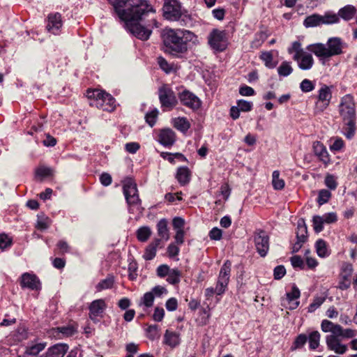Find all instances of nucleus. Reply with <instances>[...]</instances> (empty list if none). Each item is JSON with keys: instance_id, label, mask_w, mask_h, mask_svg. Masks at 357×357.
Returning a JSON list of instances; mask_svg holds the SVG:
<instances>
[{"instance_id": "a18cd8bd", "label": "nucleus", "mask_w": 357, "mask_h": 357, "mask_svg": "<svg viewBox=\"0 0 357 357\" xmlns=\"http://www.w3.org/2000/svg\"><path fill=\"white\" fill-rule=\"evenodd\" d=\"M114 284V280L112 278H107L105 280H101L97 285L96 289L100 291L103 289H107L112 287Z\"/></svg>"}, {"instance_id": "473e14b6", "label": "nucleus", "mask_w": 357, "mask_h": 357, "mask_svg": "<svg viewBox=\"0 0 357 357\" xmlns=\"http://www.w3.org/2000/svg\"><path fill=\"white\" fill-rule=\"evenodd\" d=\"M321 335L317 331L311 332L307 337L309 339V347L312 350L316 349L319 345Z\"/></svg>"}, {"instance_id": "1a4fd4ad", "label": "nucleus", "mask_w": 357, "mask_h": 357, "mask_svg": "<svg viewBox=\"0 0 357 357\" xmlns=\"http://www.w3.org/2000/svg\"><path fill=\"white\" fill-rule=\"evenodd\" d=\"M163 17L169 21H178L185 10L177 0H165L162 6Z\"/></svg>"}, {"instance_id": "f03ea898", "label": "nucleus", "mask_w": 357, "mask_h": 357, "mask_svg": "<svg viewBox=\"0 0 357 357\" xmlns=\"http://www.w3.org/2000/svg\"><path fill=\"white\" fill-rule=\"evenodd\" d=\"M195 36L189 31L167 29L163 33V43L165 51L176 55L185 52L188 41H191Z\"/></svg>"}, {"instance_id": "37998d69", "label": "nucleus", "mask_w": 357, "mask_h": 357, "mask_svg": "<svg viewBox=\"0 0 357 357\" xmlns=\"http://www.w3.org/2000/svg\"><path fill=\"white\" fill-rule=\"evenodd\" d=\"M313 228L316 233H319L324 229V221L321 215H314L312 218Z\"/></svg>"}, {"instance_id": "6e6552de", "label": "nucleus", "mask_w": 357, "mask_h": 357, "mask_svg": "<svg viewBox=\"0 0 357 357\" xmlns=\"http://www.w3.org/2000/svg\"><path fill=\"white\" fill-rule=\"evenodd\" d=\"M158 95L162 111H171L178 105V98L167 84H163L158 88Z\"/></svg>"}, {"instance_id": "603ef678", "label": "nucleus", "mask_w": 357, "mask_h": 357, "mask_svg": "<svg viewBox=\"0 0 357 357\" xmlns=\"http://www.w3.org/2000/svg\"><path fill=\"white\" fill-rule=\"evenodd\" d=\"M301 296L299 289L294 284L291 287V291L287 293V299L288 302H291L296 299H298Z\"/></svg>"}, {"instance_id": "c9c22d12", "label": "nucleus", "mask_w": 357, "mask_h": 357, "mask_svg": "<svg viewBox=\"0 0 357 357\" xmlns=\"http://www.w3.org/2000/svg\"><path fill=\"white\" fill-rule=\"evenodd\" d=\"M293 71V68L290 64V62L283 61L280 66L278 68V73L280 76L287 77Z\"/></svg>"}, {"instance_id": "412c9836", "label": "nucleus", "mask_w": 357, "mask_h": 357, "mask_svg": "<svg viewBox=\"0 0 357 357\" xmlns=\"http://www.w3.org/2000/svg\"><path fill=\"white\" fill-rule=\"evenodd\" d=\"M294 60L297 61L298 67L304 70H310L314 64L312 56L305 52L298 56V59Z\"/></svg>"}, {"instance_id": "9b49d317", "label": "nucleus", "mask_w": 357, "mask_h": 357, "mask_svg": "<svg viewBox=\"0 0 357 357\" xmlns=\"http://www.w3.org/2000/svg\"><path fill=\"white\" fill-rule=\"evenodd\" d=\"M178 98L183 106L192 111L198 110L202 106V100L189 90L184 89L179 92L178 93Z\"/></svg>"}, {"instance_id": "aec40b11", "label": "nucleus", "mask_w": 357, "mask_h": 357, "mask_svg": "<svg viewBox=\"0 0 357 357\" xmlns=\"http://www.w3.org/2000/svg\"><path fill=\"white\" fill-rule=\"evenodd\" d=\"M68 350L66 344H56L50 347L41 357H63Z\"/></svg>"}, {"instance_id": "c756f323", "label": "nucleus", "mask_w": 357, "mask_h": 357, "mask_svg": "<svg viewBox=\"0 0 357 357\" xmlns=\"http://www.w3.org/2000/svg\"><path fill=\"white\" fill-rule=\"evenodd\" d=\"M307 226L303 219H300L298 221L297 231H296V239L306 241L307 238Z\"/></svg>"}, {"instance_id": "f8f14e48", "label": "nucleus", "mask_w": 357, "mask_h": 357, "mask_svg": "<svg viewBox=\"0 0 357 357\" xmlns=\"http://www.w3.org/2000/svg\"><path fill=\"white\" fill-rule=\"evenodd\" d=\"M254 241L257 252L265 257L269 249V237L262 229H257L254 234Z\"/></svg>"}, {"instance_id": "c85d7f7f", "label": "nucleus", "mask_w": 357, "mask_h": 357, "mask_svg": "<svg viewBox=\"0 0 357 357\" xmlns=\"http://www.w3.org/2000/svg\"><path fill=\"white\" fill-rule=\"evenodd\" d=\"M303 25L306 28L322 25L321 15L319 14H312L307 16L303 21Z\"/></svg>"}, {"instance_id": "338daca9", "label": "nucleus", "mask_w": 357, "mask_h": 357, "mask_svg": "<svg viewBox=\"0 0 357 357\" xmlns=\"http://www.w3.org/2000/svg\"><path fill=\"white\" fill-rule=\"evenodd\" d=\"M222 236V230L218 227L213 228L209 232V237L211 240L219 241Z\"/></svg>"}, {"instance_id": "0e129e2a", "label": "nucleus", "mask_w": 357, "mask_h": 357, "mask_svg": "<svg viewBox=\"0 0 357 357\" xmlns=\"http://www.w3.org/2000/svg\"><path fill=\"white\" fill-rule=\"evenodd\" d=\"M325 184L331 190H335L337 185L335 177L331 174L326 176Z\"/></svg>"}, {"instance_id": "b1692460", "label": "nucleus", "mask_w": 357, "mask_h": 357, "mask_svg": "<svg viewBox=\"0 0 357 357\" xmlns=\"http://www.w3.org/2000/svg\"><path fill=\"white\" fill-rule=\"evenodd\" d=\"M176 178L181 185L188 183L190 180V172L187 167L178 168Z\"/></svg>"}, {"instance_id": "ea45409f", "label": "nucleus", "mask_w": 357, "mask_h": 357, "mask_svg": "<svg viewBox=\"0 0 357 357\" xmlns=\"http://www.w3.org/2000/svg\"><path fill=\"white\" fill-rule=\"evenodd\" d=\"M261 59L264 62L266 67L273 68L275 67V63L273 62V54L271 52H264L260 56Z\"/></svg>"}, {"instance_id": "6e6d98bb", "label": "nucleus", "mask_w": 357, "mask_h": 357, "mask_svg": "<svg viewBox=\"0 0 357 357\" xmlns=\"http://www.w3.org/2000/svg\"><path fill=\"white\" fill-rule=\"evenodd\" d=\"M321 217L323 218L324 224H332L337 220V216L335 212L324 213L323 215H321Z\"/></svg>"}, {"instance_id": "20e7f679", "label": "nucleus", "mask_w": 357, "mask_h": 357, "mask_svg": "<svg viewBox=\"0 0 357 357\" xmlns=\"http://www.w3.org/2000/svg\"><path fill=\"white\" fill-rule=\"evenodd\" d=\"M345 47L342 40L339 37L328 38L326 44L316 43L308 46L307 49L321 59H328L342 53Z\"/></svg>"}, {"instance_id": "2eb2a0df", "label": "nucleus", "mask_w": 357, "mask_h": 357, "mask_svg": "<svg viewBox=\"0 0 357 357\" xmlns=\"http://www.w3.org/2000/svg\"><path fill=\"white\" fill-rule=\"evenodd\" d=\"M341 338L337 335H326V343L329 350L334 351L337 354H344L347 350V344L341 343Z\"/></svg>"}, {"instance_id": "3c124183", "label": "nucleus", "mask_w": 357, "mask_h": 357, "mask_svg": "<svg viewBox=\"0 0 357 357\" xmlns=\"http://www.w3.org/2000/svg\"><path fill=\"white\" fill-rule=\"evenodd\" d=\"M300 89L304 93L310 92L314 89V84L310 79H305L300 84Z\"/></svg>"}, {"instance_id": "8fccbe9b", "label": "nucleus", "mask_w": 357, "mask_h": 357, "mask_svg": "<svg viewBox=\"0 0 357 357\" xmlns=\"http://www.w3.org/2000/svg\"><path fill=\"white\" fill-rule=\"evenodd\" d=\"M158 114V111L157 109H154L146 114V116H145L146 121L151 127H153L155 125V123L156 122Z\"/></svg>"}, {"instance_id": "13d9d810", "label": "nucleus", "mask_w": 357, "mask_h": 357, "mask_svg": "<svg viewBox=\"0 0 357 357\" xmlns=\"http://www.w3.org/2000/svg\"><path fill=\"white\" fill-rule=\"evenodd\" d=\"M237 106L241 112H250L252 109L253 104L252 102L245 100H239L237 101Z\"/></svg>"}, {"instance_id": "e2e57ef3", "label": "nucleus", "mask_w": 357, "mask_h": 357, "mask_svg": "<svg viewBox=\"0 0 357 357\" xmlns=\"http://www.w3.org/2000/svg\"><path fill=\"white\" fill-rule=\"evenodd\" d=\"M239 93L243 96H254L255 90L247 85H243L239 88Z\"/></svg>"}, {"instance_id": "393cba45", "label": "nucleus", "mask_w": 357, "mask_h": 357, "mask_svg": "<svg viewBox=\"0 0 357 357\" xmlns=\"http://www.w3.org/2000/svg\"><path fill=\"white\" fill-rule=\"evenodd\" d=\"M321 328L324 333H331L330 335H337L338 331L340 330V325L324 319L321 321Z\"/></svg>"}, {"instance_id": "4c0bfd02", "label": "nucleus", "mask_w": 357, "mask_h": 357, "mask_svg": "<svg viewBox=\"0 0 357 357\" xmlns=\"http://www.w3.org/2000/svg\"><path fill=\"white\" fill-rule=\"evenodd\" d=\"M289 54L295 53L293 59H298V56H300L301 54L304 52L303 49L301 48V44L298 41H294L291 46L288 48Z\"/></svg>"}, {"instance_id": "bf43d9fd", "label": "nucleus", "mask_w": 357, "mask_h": 357, "mask_svg": "<svg viewBox=\"0 0 357 357\" xmlns=\"http://www.w3.org/2000/svg\"><path fill=\"white\" fill-rule=\"evenodd\" d=\"M158 63L160 68L165 73H169L172 70V66L170 65L165 59L162 56L158 58Z\"/></svg>"}, {"instance_id": "69168bd1", "label": "nucleus", "mask_w": 357, "mask_h": 357, "mask_svg": "<svg viewBox=\"0 0 357 357\" xmlns=\"http://www.w3.org/2000/svg\"><path fill=\"white\" fill-rule=\"evenodd\" d=\"M165 316V310L162 307H156L154 310L153 319L155 321H161Z\"/></svg>"}, {"instance_id": "09e8293b", "label": "nucleus", "mask_w": 357, "mask_h": 357, "mask_svg": "<svg viewBox=\"0 0 357 357\" xmlns=\"http://www.w3.org/2000/svg\"><path fill=\"white\" fill-rule=\"evenodd\" d=\"M50 226V220L44 215H38L36 227L40 230H45Z\"/></svg>"}, {"instance_id": "dca6fc26", "label": "nucleus", "mask_w": 357, "mask_h": 357, "mask_svg": "<svg viewBox=\"0 0 357 357\" xmlns=\"http://www.w3.org/2000/svg\"><path fill=\"white\" fill-rule=\"evenodd\" d=\"M20 285L22 288L38 291L41 289V284L38 277L34 274L25 273L21 276Z\"/></svg>"}, {"instance_id": "79ce46f5", "label": "nucleus", "mask_w": 357, "mask_h": 357, "mask_svg": "<svg viewBox=\"0 0 357 357\" xmlns=\"http://www.w3.org/2000/svg\"><path fill=\"white\" fill-rule=\"evenodd\" d=\"M154 296L151 291L146 292L144 294L140 300L139 305H143L146 307H150L153 305L154 301Z\"/></svg>"}, {"instance_id": "72a5a7b5", "label": "nucleus", "mask_w": 357, "mask_h": 357, "mask_svg": "<svg viewBox=\"0 0 357 357\" xmlns=\"http://www.w3.org/2000/svg\"><path fill=\"white\" fill-rule=\"evenodd\" d=\"M151 233L152 232H151L150 227H149L147 226H144V227H139L137 230V232H136L137 238L139 241L145 242L149 238V237L151 235Z\"/></svg>"}, {"instance_id": "6ab92c4d", "label": "nucleus", "mask_w": 357, "mask_h": 357, "mask_svg": "<svg viewBox=\"0 0 357 357\" xmlns=\"http://www.w3.org/2000/svg\"><path fill=\"white\" fill-rule=\"evenodd\" d=\"M313 152L314 155L324 164L328 165L330 161V155L326 147L320 142L316 141L312 144Z\"/></svg>"}, {"instance_id": "4be33fe9", "label": "nucleus", "mask_w": 357, "mask_h": 357, "mask_svg": "<svg viewBox=\"0 0 357 357\" xmlns=\"http://www.w3.org/2000/svg\"><path fill=\"white\" fill-rule=\"evenodd\" d=\"M158 235L160 239L168 241L169 239V231L168 228V221L165 218H162L158 221L156 225Z\"/></svg>"}, {"instance_id": "49530a36", "label": "nucleus", "mask_w": 357, "mask_h": 357, "mask_svg": "<svg viewBox=\"0 0 357 357\" xmlns=\"http://www.w3.org/2000/svg\"><path fill=\"white\" fill-rule=\"evenodd\" d=\"M159 328L157 325H151L146 329V336L149 339L154 340L159 337Z\"/></svg>"}, {"instance_id": "58836bf2", "label": "nucleus", "mask_w": 357, "mask_h": 357, "mask_svg": "<svg viewBox=\"0 0 357 357\" xmlns=\"http://www.w3.org/2000/svg\"><path fill=\"white\" fill-rule=\"evenodd\" d=\"M181 275L180 271L176 268L172 269L167 275V281L172 284H176L180 282Z\"/></svg>"}, {"instance_id": "a211bd4d", "label": "nucleus", "mask_w": 357, "mask_h": 357, "mask_svg": "<svg viewBox=\"0 0 357 357\" xmlns=\"http://www.w3.org/2000/svg\"><path fill=\"white\" fill-rule=\"evenodd\" d=\"M62 26L61 15L59 13L50 14L48 16V22L47 29L49 32L57 35L59 33L60 29Z\"/></svg>"}, {"instance_id": "4468645a", "label": "nucleus", "mask_w": 357, "mask_h": 357, "mask_svg": "<svg viewBox=\"0 0 357 357\" xmlns=\"http://www.w3.org/2000/svg\"><path fill=\"white\" fill-rule=\"evenodd\" d=\"M318 101L316 102V107L320 112L326 109L332 98V92L329 86L323 85L318 91Z\"/></svg>"}, {"instance_id": "423d86ee", "label": "nucleus", "mask_w": 357, "mask_h": 357, "mask_svg": "<svg viewBox=\"0 0 357 357\" xmlns=\"http://www.w3.org/2000/svg\"><path fill=\"white\" fill-rule=\"evenodd\" d=\"M231 266V264L228 260L223 264L219 273L215 288L208 287L205 290V296L207 298H210L214 294L220 296L225 293L230 278Z\"/></svg>"}, {"instance_id": "2f4dec72", "label": "nucleus", "mask_w": 357, "mask_h": 357, "mask_svg": "<svg viewBox=\"0 0 357 357\" xmlns=\"http://www.w3.org/2000/svg\"><path fill=\"white\" fill-rule=\"evenodd\" d=\"M317 253L320 257H326L330 255L327 245L323 239H319L315 244Z\"/></svg>"}, {"instance_id": "f704fd0d", "label": "nucleus", "mask_w": 357, "mask_h": 357, "mask_svg": "<svg viewBox=\"0 0 357 357\" xmlns=\"http://www.w3.org/2000/svg\"><path fill=\"white\" fill-rule=\"evenodd\" d=\"M114 8V11L120 12V10L125 9L128 4L132 3V0H107Z\"/></svg>"}, {"instance_id": "774afa93", "label": "nucleus", "mask_w": 357, "mask_h": 357, "mask_svg": "<svg viewBox=\"0 0 357 357\" xmlns=\"http://www.w3.org/2000/svg\"><path fill=\"white\" fill-rule=\"evenodd\" d=\"M285 273H286L285 268L282 265L278 266L274 268L273 275H274V278L275 280L281 279L282 278L284 277Z\"/></svg>"}, {"instance_id": "0eeeda50", "label": "nucleus", "mask_w": 357, "mask_h": 357, "mask_svg": "<svg viewBox=\"0 0 357 357\" xmlns=\"http://www.w3.org/2000/svg\"><path fill=\"white\" fill-rule=\"evenodd\" d=\"M123 190L130 211H132L133 213L136 210L141 212V200L136 183L131 178L126 179L123 183Z\"/></svg>"}, {"instance_id": "052dcab7", "label": "nucleus", "mask_w": 357, "mask_h": 357, "mask_svg": "<svg viewBox=\"0 0 357 357\" xmlns=\"http://www.w3.org/2000/svg\"><path fill=\"white\" fill-rule=\"evenodd\" d=\"M36 174L40 177H47L52 174V169L50 167H40L36 171Z\"/></svg>"}, {"instance_id": "cd10ccee", "label": "nucleus", "mask_w": 357, "mask_h": 357, "mask_svg": "<svg viewBox=\"0 0 357 357\" xmlns=\"http://www.w3.org/2000/svg\"><path fill=\"white\" fill-rule=\"evenodd\" d=\"M173 126L178 130L185 132L190 128V123L185 117H178L173 119Z\"/></svg>"}, {"instance_id": "de8ad7c7", "label": "nucleus", "mask_w": 357, "mask_h": 357, "mask_svg": "<svg viewBox=\"0 0 357 357\" xmlns=\"http://www.w3.org/2000/svg\"><path fill=\"white\" fill-rule=\"evenodd\" d=\"M326 298L321 296H316L314 298L313 301L308 307V312H313L319 308L325 301Z\"/></svg>"}, {"instance_id": "39448f33", "label": "nucleus", "mask_w": 357, "mask_h": 357, "mask_svg": "<svg viewBox=\"0 0 357 357\" xmlns=\"http://www.w3.org/2000/svg\"><path fill=\"white\" fill-rule=\"evenodd\" d=\"M87 97L91 99L90 105L102 109L104 111L112 112L116 108V100L109 93L99 89L87 91Z\"/></svg>"}, {"instance_id": "5701e85b", "label": "nucleus", "mask_w": 357, "mask_h": 357, "mask_svg": "<svg viewBox=\"0 0 357 357\" xmlns=\"http://www.w3.org/2000/svg\"><path fill=\"white\" fill-rule=\"evenodd\" d=\"M164 343L172 348L178 346L180 343L178 333L169 330H166L164 335Z\"/></svg>"}, {"instance_id": "7c9ffc66", "label": "nucleus", "mask_w": 357, "mask_h": 357, "mask_svg": "<svg viewBox=\"0 0 357 357\" xmlns=\"http://www.w3.org/2000/svg\"><path fill=\"white\" fill-rule=\"evenodd\" d=\"M340 22V17L338 14L333 11H327L324 15H321L322 24H333Z\"/></svg>"}, {"instance_id": "f3484780", "label": "nucleus", "mask_w": 357, "mask_h": 357, "mask_svg": "<svg viewBox=\"0 0 357 357\" xmlns=\"http://www.w3.org/2000/svg\"><path fill=\"white\" fill-rule=\"evenodd\" d=\"M158 142L165 147H171L176 142V134L170 128L162 129L158 135Z\"/></svg>"}, {"instance_id": "a878e982", "label": "nucleus", "mask_w": 357, "mask_h": 357, "mask_svg": "<svg viewBox=\"0 0 357 357\" xmlns=\"http://www.w3.org/2000/svg\"><path fill=\"white\" fill-rule=\"evenodd\" d=\"M356 13V8L352 5H347L338 11V16L345 21L351 20Z\"/></svg>"}, {"instance_id": "e433bc0d", "label": "nucleus", "mask_w": 357, "mask_h": 357, "mask_svg": "<svg viewBox=\"0 0 357 357\" xmlns=\"http://www.w3.org/2000/svg\"><path fill=\"white\" fill-rule=\"evenodd\" d=\"M45 343H37L29 346L26 349V354L30 356H36L45 349Z\"/></svg>"}, {"instance_id": "5fc2aeb1", "label": "nucleus", "mask_w": 357, "mask_h": 357, "mask_svg": "<svg viewBox=\"0 0 357 357\" xmlns=\"http://www.w3.org/2000/svg\"><path fill=\"white\" fill-rule=\"evenodd\" d=\"M291 263L292 266L294 268H300V269H304L305 264L303 259L301 257L298 255H295L291 257Z\"/></svg>"}, {"instance_id": "bb28decb", "label": "nucleus", "mask_w": 357, "mask_h": 357, "mask_svg": "<svg viewBox=\"0 0 357 357\" xmlns=\"http://www.w3.org/2000/svg\"><path fill=\"white\" fill-rule=\"evenodd\" d=\"M160 243V239L156 238L146 247L143 255L146 260H151L155 257L157 248Z\"/></svg>"}, {"instance_id": "4d7b16f0", "label": "nucleus", "mask_w": 357, "mask_h": 357, "mask_svg": "<svg viewBox=\"0 0 357 357\" xmlns=\"http://www.w3.org/2000/svg\"><path fill=\"white\" fill-rule=\"evenodd\" d=\"M266 38V36L264 33L260 32L257 33L255 35V39L252 42V47L258 48L259 46L261 45V44L264 43Z\"/></svg>"}, {"instance_id": "680f3d73", "label": "nucleus", "mask_w": 357, "mask_h": 357, "mask_svg": "<svg viewBox=\"0 0 357 357\" xmlns=\"http://www.w3.org/2000/svg\"><path fill=\"white\" fill-rule=\"evenodd\" d=\"M57 329L59 333L66 337L73 335L76 331L75 328L72 326L59 327Z\"/></svg>"}, {"instance_id": "864d4df0", "label": "nucleus", "mask_w": 357, "mask_h": 357, "mask_svg": "<svg viewBox=\"0 0 357 357\" xmlns=\"http://www.w3.org/2000/svg\"><path fill=\"white\" fill-rule=\"evenodd\" d=\"M307 340V336L305 334H300L296 338L294 342V349L302 348Z\"/></svg>"}, {"instance_id": "a19ab883", "label": "nucleus", "mask_w": 357, "mask_h": 357, "mask_svg": "<svg viewBox=\"0 0 357 357\" xmlns=\"http://www.w3.org/2000/svg\"><path fill=\"white\" fill-rule=\"evenodd\" d=\"M337 335L342 338H352L357 335V331L350 328L344 329L340 326V330L338 331Z\"/></svg>"}, {"instance_id": "7ed1b4c3", "label": "nucleus", "mask_w": 357, "mask_h": 357, "mask_svg": "<svg viewBox=\"0 0 357 357\" xmlns=\"http://www.w3.org/2000/svg\"><path fill=\"white\" fill-rule=\"evenodd\" d=\"M339 113L344 123L343 133L347 139H351L356 129L355 102L351 94H347L341 98Z\"/></svg>"}, {"instance_id": "ddd939ff", "label": "nucleus", "mask_w": 357, "mask_h": 357, "mask_svg": "<svg viewBox=\"0 0 357 357\" xmlns=\"http://www.w3.org/2000/svg\"><path fill=\"white\" fill-rule=\"evenodd\" d=\"M107 308V304L103 299H97L92 301L89 307V318L94 322L100 321L102 317L105 310Z\"/></svg>"}, {"instance_id": "9d476101", "label": "nucleus", "mask_w": 357, "mask_h": 357, "mask_svg": "<svg viewBox=\"0 0 357 357\" xmlns=\"http://www.w3.org/2000/svg\"><path fill=\"white\" fill-rule=\"evenodd\" d=\"M208 44L215 50L222 52L227 47V37L225 31L213 29L208 36Z\"/></svg>"}, {"instance_id": "c03bdc74", "label": "nucleus", "mask_w": 357, "mask_h": 357, "mask_svg": "<svg viewBox=\"0 0 357 357\" xmlns=\"http://www.w3.org/2000/svg\"><path fill=\"white\" fill-rule=\"evenodd\" d=\"M331 197V193L329 190L326 189L321 190L319 192L317 202L319 203V205H323L328 202Z\"/></svg>"}, {"instance_id": "f257e3e1", "label": "nucleus", "mask_w": 357, "mask_h": 357, "mask_svg": "<svg viewBox=\"0 0 357 357\" xmlns=\"http://www.w3.org/2000/svg\"><path fill=\"white\" fill-rule=\"evenodd\" d=\"M153 8L144 0H132L127 8L116 12L118 17L125 21L128 30L136 38L146 40L149 38L152 31L139 24V21L146 17Z\"/></svg>"}]
</instances>
